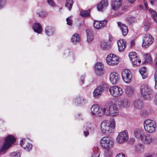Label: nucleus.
<instances>
[{
    "label": "nucleus",
    "mask_w": 157,
    "mask_h": 157,
    "mask_svg": "<svg viewBox=\"0 0 157 157\" xmlns=\"http://www.w3.org/2000/svg\"><path fill=\"white\" fill-rule=\"evenodd\" d=\"M102 91L101 90L100 87H97L95 89L93 92V95L95 98H97L100 96Z\"/></svg>",
    "instance_id": "obj_25"
},
{
    "label": "nucleus",
    "mask_w": 157,
    "mask_h": 157,
    "mask_svg": "<svg viewBox=\"0 0 157 157\" xmlns=\"http://www.w3.org/2000/svg\"><path fill=\"white\" fill-rule=\"evenodd\" d=\"M98 87H100L101 90L102 91L104 90H107L108 88V85L105 83H102Z\"/></svg>",
    "instance_id": "obj_38"
},
{
    "label": "nucleus",
    "mask_w": 157,
    "mask_h": 157,
    "mask_svg": "<svg viewBox=\"0 0 157 157\" xmlns=\"http://www.w3.org/2000/svg\"><path fill=\"white\" fill-rule=\"evenodd\" d=\"M154 103L155 105H157V94L154 100Z\"/></svg>",
    "instance_id": "obj_54"
},
{
    "label": "nucleus",
    "mask_w": 157,
    "mask_h": 157,
    "mask_svg": "<svg viewBox=\"0 0 157 157\" xmlns=\"http://www.w3.org/2000/svg\"><path fill=\"white\" fill-rule=\"evenodd\" d=\"M54 31V29L51 26H47L45 29V32L48 36L52 35Z\"/></svg>",
    "instance_id": "obj_26"
},
{
    "label": "nucleus",
    "mask_w": 157,
    "mask_h": 157,
    "mask_svg": "<svg viewBox=\"0 0 157 157\" xmlns=\"http://www.w3.org/2000/svg\"><path fill=\"white\" fill-rule=\"evenodd\" d=\"M109 80L113 84L117 83L119 80V76L118 74L115 72L110 73L109 75Z\"/></svg>",
    "instance_id": "obj_16"
},
{
    "label": "nucleus",
    "mask_w": 157,
    "mask_h": 157,
    "mask_svg": "<svg viewBox=\"0 0 157 157\" xmlns=\"http://www.w3.org/2000/svg\"><path fill=\"white\" fill-rule=\"evenodd\" d=\"M33 29L34 31L38 33H40L42 31V28L39 23H35L33 25Z\"/></svg>",
    "instance_id": "obj_23"
},
{
    "label": "nucleus",
    "mask_w": 157,
    "mask_h": 157,
    "mask_svg": "<svg viewBox=\"0 0 157 157\" xmlns=\"http://www.w3.org/2000/svg\"><path fill=\"white\" fill-rule=\"evenodd\" d=\"M126 92L128 95H131L133 93V89L131 87H128L126 89Z\"/></svg>",
    "instance_id": "obj_39"
},
{
    "label": "nucleus",
    "mask_w": 157,
    "mask_h": 157,
    "mask_svg": "<svg viewBox=\"0 0 157 157\" xmlns=\"http://www.w3.org/2000/svg\"><path fill=\"white\" fill-rule=\"evenodd\" d=\"M109 91L111 95L115 97H120L123 93L122 89L116 86L110 87L109 89Z\"/></svg>",
    "instance_id": "obj_10"
},
{
    "label": "nucleus",
    "mask_w": 157,
    "mask_h": 157,
    "mask_svg": "<svg viewBox=\"0 0 157 157\" xmlns=\"http://www.w3.org/2000/svg\"><path fill=\"white\" fill-rule=\"evenodd\" d=\"M66 21H67V24L68 25H72V20H71L69 17H68L66 19Z\"/></svg>",
    "instance_id": "obj_50"
},
{
    "label": "nucleus",
    "mask_w": 157,
    "mask_h": 157,
    "mask_svg": "<svg viewBox=\"0 0 157 157\" xmlns=\"http://www.w3.org/2000/svg\"><path fill=\"white\" fill-rule=\"evenodd\" d=\"M135 139L134 138H131L130 139L129 141L130 142L133 143L135 141Z\"/></svg>",
    "instance_id": "obj_60"
},
{
    "label": "nucleus",
    "mask_w": 157,
    "mask_h": 157,
    "mask_svg": "<svg viewBox=\"0 0 157 157\" xmlns=\"http://www.w3.org/2000/svg\"><path fill=\"white\" fill-rule=\"evenodd\" d=\"M140 140L144 145H149L153 143L154 139L151 135L144 133L141 137Z\"/></svg>",
    "instance_id": "obj_12"
},
{
    "label": "nucleus",
    "mask_w": 157,
    "mask_h": 157,
    "mask_svg": "<svg viewBox=\"0 0 157 157\" xmlns=\"http://www.w3.org/2000/svg\"><path fill=\"white\" fill-rule=\"evenodd\" d=\"M118 50L120 52L123 51L126 48V42L123 40L121 39L117 41Z\"/></svg>",
    "instance_id": "obj_21"
},
{
    "label": "nucleus",
    "mask_w": 157,
    "mask_h": 157,
    "mask_svg": "<svg viewBox=\"0 0 157 157\" xmlns=\"http://www.w3.org/2000/svg\"><path fill=\"white\" fill-rule=\"evenodd\" d=\"M140 94L145 99L150 100L151 97L152 91L149 86L146 84L142 85L140 89Z\"/></svg>",
    "instance_id": "obj_3"
},
{
    "label": "nucleus",
    "mask_w": 157,
    "mask_h": 157,
    "mask_svg": "<svg viewBox=\"0 0 157 157\" xmlns=\"http://www.w3.org/2000/svg\"><path fill=\"white\" fill-rule=\"evenodd\" d=\"M143 145L142 144H138L135 147L136 150L138 151H140L143 148Z\"/></svg>",
    "instance_id": "obj_42"
},
{
    "label": "nucleus",
    "mask_w": 157,
    "mask_h": 157,
    "mask_svg": "<svg viewBox=\"0 0 157 157\" xmlns=\"http://www.w3.org/2000/svg\"><path fill=\"white\" fill-rule=\"evenodd\" d=\"M122 0H111V6L113 10H118L121 6Z\"/></svg>",
    "instance_id": "obj_17"
},
{
    "label": "nucleus",
    "mask_w": 157,
    "mask_h": 157,
    "mask_svg": "<svg viewBox=\"0 0 157 157\" xmlns=\"http://www.w3.org/2000/svg\"><path fill=\"white\" fill-rule=\"evenodd\" d=\"M91 113L94 116H102L104 115V107H100L97 105H94L90 109Z\"/></svg>",
    "instance_id": "obj_8"
},
{
    "label": "nucleus",
    "mask_w": 157,
    "mask_h": 157,
    "mask_svg": "<svg viewBox=\"0 0 157 157\" xmlns=\"http://www.w3.org/2000/svg\"><path fill=\"white\" fill-rule=\"evenodd\" d=\"M146 71V68L145 67H142L139 70V72L142 75L143 79H144L147 77V76H145V75H144Z\"/></svg>",
    "instance_id": "obj_35"
},
{
    "label": "nucleus",
    "mask_w": 157,
    "mask_h": 157,
    "mask_svg": "<svg viewBox=\"0 0 157 157\" xmlns=\"http://www.w3.org/2000/svg\"><path fill=\"white\" fill-rule=\"evenodd\" d=\"M106 61L108 65L115 66L117 65L118 63L119 58L118 56L115 55L110 54L107 56Z\"/></svg>",
    "instance_id": "obj_9"
},
{
    "label": "nucleus",
    "mask_w": 157,
    "mask_h": 157,
    "mask_svg": "<svg viewBox=\"0 0 157 157\" xmlns=\"http://www.w3.org/2000/svg\"><path fill=\"white\" fill-rule=\"evenodd\" d=\"M150 2L151 4L153 5V4L155 0H148Z\"/></svg>",
    "instance_id": "obj_61"
},
{
    "label": "nucleus",
    "mask_w": 157,
    "mask_h": 157,
    "mask_svg": "<svg viewBox=\"0 0 157 157\" xmlns=\"http://www.w3.org/2000/svg\"><path fill=\"white\" fill-rule=\"evenodd\" d=\"M113 154L111 150H109L105 152V157H112Z\"/></svg>",
    "instance_id": "obj_40"
},
{
    "label": "nucleus",
    "mask_w": 157,
    "mask_h": 157,
    "mask_svg": "<svg viewBox=\"0 0 157 157\" xmlns=\"http://www.w3.org/2000/svg\"><path fill=\"white\" fill-rule=\"evenodd\" d=\"M15 139L12 135H9L5 139L4 144L0 141V154L9 148L15 141Z\"/></svg>",
    "instance_id": "obj_4"
},
{
    "label": "nucleus",
    "mask_w": 157,
    "mask_h": 157,
    "mask_svg": "<svg viewBox=\"0 0 157 157\" xmlns=\"http://www.w3.org/2000/svg\"><path fill=\"white\" fill-rule=\"evenodd\" d=\"M128 139V136L127 131L125 130L120 132L117 136L116 141L119 144H121L126 142Z\"/></svg>",
    "instance_id": "obj_11"
},
{
    "label": "nucleus",
    "mask_w": 157,
    "mask_h": 157,
    "mask_svg": "<svg viewBox=\"0 0 157 157\" xmlns=\"http://www.w3.org/2000/svg\"><path fill=\"white\" fill-rule=\"evenodd\" d=\"M87 41L89 42L92 41L93 40V34L92 31L90 29L87 30Z\"/></svg>",
    "instance_id": "obj_29"
},
{
    "label": "nucleus",
    "mask_w": 157,
    "mask_h": 157,
    "mask_svg": "<svg viewBox=\"0 0 157 157\" xmlns=\"http://www.w3.org/2000/svg\"><path fill=\"white\" fill-rule=\"evenodd\" d=\"M121 76L123 80L126 83H129L132 78L131 71L127 69H124L122 71Z\"/></svg>",
    "instance_id": "obj_14"
},
{
    "label": "nucleus",
    "mask_w": 157,
    "mask_h": 157,
    "mask_svg": "<svg viewBox=\"0 0 157 157\" xmlns=\"http://www.w3.org/2000/svg\"><path fill=\"white\" fill-rule=\"evenodd\" d=\"M139 7L140 8H142V7H143V6L141 5H140L139 6Z\"/></svg>",
    "instance_id": "obj_64"
},
{
    "label": "nucleus",
    "mask_w": 157,
    "mask_h": 157,
    "mask_svg": "<svg viewBox=\"0 0 157 157\" xmlns=\"http://www.w3.org/2000/svg\"><path fill=\"white\" fill-rule=\"evenodd\" d=\"M100 46L101 49L104 50L107 49L108 47L107 43L105 41H103L101 42Z\"/></svg>",
    "instance_id": "obj_34"
},
{
    "label": "nucleus",
    "mask_w": 157,
    "mask_h": 157,
    "mask_svg": "<svg viewBox=\"0 0 157 157\" xmlns=\"http://www.w3.org/2000/svg\"><path fill=\"white\" fill-rule=\"evenodd\" d=\"M144 157H152L151 155L148 154H146L144 155Z\"/></svg>",
    "instance_id": "obj_57"
},
{
    "label": "nucleus",
    "mask_w": 157,
    "mask_h": 157,
    "mask_svg": "<svg viewBox=\"0 0 157 157\" xmlns=\"http://www.w3.org/2000/svg\"><path fill=\"white\" fill-rule=\"evenodd\" d=\"M103 65L100 62L97 63L95 65L94 67L95 71L98 75H101L104 73Z\"/></svg>",
    "instance_id": "obj_15"
},
{
    "label": "nucleus",
    "mask_w": 157,
    "mask_h": 157,
    "mask_svg": "<svg viewBox=\"0 0 157 157\" xmlns=\"http://www.w3.org/2000/svg\"><path fill=\"white\" fill-rule=\"evenodd\" d=\"M73 4L72 0H66L65 6L68 8L69 10H70L72 8Z\"/></svg>",
    "instance_id": "obj_30"
},
{
    "label": "nucleus",
    "mask_w": 157,
    "mask_h": 157,
    "mask_svg": "<svg viewBox=\"0 0 157 157\" xmlns=\"http://www.w3.org/2000/svg\"><path fill=\"white\" fill-rule=\"evenodd\" d=\"M128 56L134 67H136L140 65L141 60L138 58L135 52H130Z\"/></svg>",
    "instance_id": "obj_13"
},
{
    "label": "nucleus",
    "mask_w": 157,
    "mask_h": 157,
    "mask_svg": "<svg viewBox=\"0 0 157 157\" xmlns=\"http://www.w3.org/2000/svg\"><path fill=\"white\" fill-rule=\"evenodd\" d=\"M153 41L152 36L149 33H146L142 37V46L144 48H148L152 44Z\"/></svg>",
    "instance_id": "obj_7"
},
{
    "label": "nucleus",
    "mask_w": 157,
    "mask_h": 157,
    "mask_svg": "<svg viewBox=\"0 0 157 157\" xmlns=\"http://www.w3.org/2000/svg\"><path fill=\"white\" fill-rule=\"evenodd\" d=\"M71 41L74 44H76L79 43L80 41L79 35L78 33L73 35L71 37Z\"/></svg>",
    "instance_id": "obj_24"
},
{
    "label": "nucleus",
    "mask_w": 157,
    "mask_h": 157,
    "mask_svg": "<svg viewBox=\"0 0 157 157\" xmlns=\"http://www.w3.org/2000/svg\"><path fill=\"white\" fill-rule=\"evenodd\" d=\"M11 156L13 157H20V153L19 152H14L11 153Z\"/></svg>",
    "instance_id": "obj_41"
},
{
    "label": "nucleus",
    "mask_w": 157,
    "mask_h": 157,
    "mask_svg": "<svg viewBox=\"0 0 157 157\" xmlns=\"http://www.w3.org/2000/svg\"><path fill=\"white\" fill-rule=\"evenodd\" d=\"M143 130L140 128H136L135 129L134 131V135L135 137L140 140L141 139V137L144 134Z\"/></svg>",
    "instance_id": "obj_22"
},
{
    "label": "nucleus",
    "mask_w": 157,
    "mask_h": 157,
    "mask_svg": "<svg viewBox=\"0 0 157 157\" xmlns=\"http://www.w3.org/2000/svg\"><path fill=\"white\" fill-rule=\"evenodd\" d=\"M115 121L114 118H112L110 121H103L101 124V129L103 133L109 134L112 132L115 128Z\"/></svg>",
    "instance_id": "obj_1"
},
{
    "label": "nucleus",
    "mask_w": 157,
    "mask_h": 157,
    "mask_svg": "<svg viewBox=\"0 0 157 157\" xmlns=\"http://www.w3.org/2000/svg\"><path fill=\"white\" fill-rule=\"evenodd\" d=\"M47 2L48 4L52 7H54L55 6V4L53 1V0H47Z\"/></svg>",
    "instance_id": "obj_46"
},
{
    "label": "nucleus",
    "mask_w": 157,
    "mask_h": 157,
    "mask_svg": "<svg viewBox=\"0 0 157 157\" xmlns=\"http://www.w3.org/2000/svg\"><path fill=\"white\" fill-rule=\"evenodd\" d=\"M117 23L122 31L123 35L126 36L128 32L127 26L125 25L122 24L120 22H117Z\"/></svg>",
    "instance_id": "obj_20"
},
{
    "label": "nucleus",
    "mask_w": 157,
    "mask_h": 157,
    "mask_svg": "<svg viewBox=\"0 0 157 157\" xmlns=\"http://www.w3.org/2000/svg\"><path fill=\"white\" fill-rule=\"evenodd\" d=\"M148 114V112L145 109H143L140 112V115L143 117H147Z\"/></svg>",
    "instance_id": "obj_37"
},
{
    "label": "nucleus",
    "mask_w": 157,
    "mask_h": 157,
    "mask_svg": "<svg viewBox=\"0 0 157 157\" xmlns=\"http://www.w3.org/2000/svg\"><path fill=\"white\" fill-rule=\"evenodd\" d=\"M135 41L134 40H132L130 43V45L131 47H133L135 45Z\"/></svg>",
    "instance_id": "obj_51"
},
{
    "label": "nucleus",
    "mask_w": 157,
    "mask_h": 157,
    "mask_svg": "<svg viewBox=\"0 0 157 157\" xmlns=\"http://www.w3.org/2000/svg\"><path fill=\"white\" fill-rule=\"evenodd\" d=\"M156 126L155 122L150 119L146 120L144 122V130L148 133L154 132L155 131Z\"/></svg>",
    "instance_id": "obj_5"
},
{
    "label": "nucleus",
    "mask_w": 157,
    "mask_h": 157,
    "mask_svg": "<svg viewBox=\"0 0 157 157\" xmlns=\"http://www.w3.org/2000/svg\"><path fill=\"white\" fill-rule=\"evenodd\" d=\"M129 2L131 4L133 3L136 0H128Z\"/></svg>",
    "instance_id": "obj_62"
},
{
    "label": "nucleus",
    "mask_w": 157,
    "mask_h": 157,
    "mask_svg": "<svg viewBox=\"0 0 157 157\" xmlns=\"http://www.w3.org/2000/svg\"><path fill=\"white\" fill-rule=\"evenodd\" d=\"M104 115L109 116H117L119 114V111L117 105L109 102L104 106Z\"/></svg>",
    "instance_id": "obj_2"
},
{
    "label": "nucleus",
    "mask_w": 157,
    "mask_h": 157,
    "mask_svg": "<svg viewBox=\"0 0 157 157\" xmlns=\"http://www.w3.org/2000/svg\"><path fill=\"white\" fill-rule=\"evenodd\" d=\"M84 101V100L80 98H77L76 100V102H77L78 104H82Z\"/></svg>",
    "instance_id": "obj_44"
},
{
    "label": "nucleus",
    "mask_w": 157,
    "mask_h": 157,
    "mask_svg": "<svg viewBox=\"0 0 157 157\" xmlns=\"http://www.w3.org/2000/svg\"><path fill=\"white\" fill-rule=\"evenodd\" d=\"M81 81H82V83H84V77H81Z\"/></svg>",
    "instance_id": "obj_63"
},
{
    "label": "nucleus",
    "mask_w": 157,
    "mask_h": 157,
    "mask_svg": "<svg viewBox=\"0 0 157 157\" xmlns=\"http://www.w3.org/2000/svg\"><path fill=\"white\" fill-rule=\"evenodd\" d=\"M144 5L146 8V9H147L148 8V7L147 6V4L145 0H144Z\"/></svg>",
    "instance_id": "obj_53"
},
{
    "label": "nucleus",
    "mask_w": 157,
    "mask_h": 157,
    "mask_svg": "<svg viewBox=\"0 0 157 157\" xmlns=\"http://www.w3.org/2000/svg\"><path fill=\"white\" fill-rule=\"evenodd\" d=\"M20 145L24 149L28 151H29L32 149V145L28 143L25 139H22L20 143Z\"/></svg>",
    "instance_id": "obj_18"
},
{
    "label": "nucleus",
    "mask_w": 157,
    "mask_h": 157,
    "mask_svg": "<svg viewBox=\"0 0 157 157\" xmlns=\"http://www.w3.org/2000/svg\"><path fill=\"white\" fill-rule=\"evenodd\" d=\"M121 104L124 107L127 108L130 105L129 101L127 99H125L121 101Z\"/></svg>",
    "instance_id": "obj_32"
},
{
    "label": "nucleus",
    "mask_w": 157,
    "mask_h": 157,
    "mask_svg": "<svg viewBox=\"0 0 157 157\" xmlns=\"http://www.w3.org/2000/svg\"><path fill=\"white\" fill-rule=\"evenodd\" d=\"M84 133L85 136H88L89 134V132L88 131H84Z\"/></svg>",
    "instance_id": "obj_59"
},
{
    "label": "nucleus",
    "mask_w": 157,
    "mask_h": 157,
    "mask_svg": "<svg viewBox=\"0 0 157 157\" xmlns=\"http://www.w3.org/2000/svg\"><path fill=\"white\" fill-rule=\"evenodd\" d=\"M116 157H125V155L122 153H120L117 154Z\"/></svg>",
    "instance_id": "obj_52"
},
{
    "label": "nucleus",
    "mask_w": 157,
    "mask_h": 157,
    "mask_svg": "<svg viewBox=\"0 0 157 157\" xmlns=\"http://www.w3.org/2000/svg\"><path fill=\"white\" fill-rule=\"evenodd\" d=\"M149 11L153 19L157 23V12L152 9H150Z\"/></svg>",
    "instance_id": "obj_27"
},
{
    "label": "nucleus",
    "mask_w": 157,
    "mask_h": 157,
    "mask_svg": "<svg viewBox=\"0 0 157 157\" xmlns=\"http://www.w3.org/2000/svg\"><path fill=\"white\" fill-rule=\"evenodd\" d=\"M155 88L157 89V71L155 72Z\"/></svg>",
    "instance_id": "obj_49"
},
{
    "label": "nucleus",
    "mask_w": 157,
    "mask_h": 157,
    "mask_svg": "<svg viewBox=\"0 0 157 157\" xmlns=\"http://www.w3.org/2000/svg\"><path fill=\"white\" fill-rule=\"evenodd\" d=\"M133 105L136 109H140L143 106V103L140 101L137 100L134 101Z\"/></svg>",
    "instance_id": "obj_28"
},
{
    "label": "nucleus",
    "mask_w": 157,
    "mask_h": 157,
    "mask_svg": "<svg viewBox=\"0 0 157 157\" xmlns=\"http://www.w3.org/2000/svg\"><path fill=\"white\" fill-rule=\"evenodd\" d=\"M6 0H0V9L2 8L5 5Z\"/></svg>",
    "instance_id": "obj_47"
},
{
    "label": "nucleus",
    "mask_w": 157,
    "mask_h": 157,
    "mask_svg": "<svg viewBox=\"0 0 157 157\" xmlns=\"http://www.w3.org/2000/svg\"><path fill=\"white\" fill-rule=\"evenodd\" d=\"M97 150L98 152L97 153H92L91 157H99V153L98 152V151L99 150V149L97 147Z\"/></svg>",
    "instance_id": "obj_45"
},
{
    "label": "nucleus",
    "mask_w": 157,
    "mask_h": 157,
    "mask_svg": "<svg viewBox=\"0 0 157 157\" xmlns=\"http://www.w3.org/2000/svg\"><path fill=\"white\" fill-rule=\"evenodd\" d=\"M108 3V0H102L97 6L98 10L103 11L107 7Z\"/></svg>",
    "instance_id": "obj_19"
},
{
    "label": "nucleus",
    "mask_w": 157,
    "mask_h": 157,
    "mask_svg": "<svg viewBox=\"0 0 157 157\" xmlns=\"http://www.w3.org/2000/svg\"><path fill=\"white\" fill-rule=\"evenodd\" d=\"M100 143L104 148L109 149L112 147L114 144L113 140L108 136H104L101 139Z\"/></svg>",
    "instance_id": "obj_6"
},
{
    "label": "nucleus",
    "mask_w": 157,
    "mask_h": 157,
    "mask_svg": "<svg viewBox=\"0 0 157 157\" xmlns=\"http://www.w3.org/2000/svg\"><path fill=\"white\" fill-rule=\"evenodd\" d=\"M150 23L147 22H145L144 23V30L146 31H147L148 30V29L150 27Z\"/></svg>",
    "instance_id": "obj_43"
},
{
    "label": "nucleus",
    "mask_w": 157,
    "mask_h": 157,
    "mask_svg": "<svg viewBox=\"0 0 157 157\" xmlns=\"http://www.w3.org/2000/svg\"><path fill=\"white\" fill-rule=\"evenodd\" d=\"M100 21H94V27L97 29H101Z\"/></svg>",
    "instance_id": "obj_36"
},
{
    "label": "nucleus",
    "mask_w": 157,
    "mask_h": 157,
    "mask_svg": "<svg viewBox=\"0 0 157 157\" xmlns=\"http://www.w3.org/2000/svg\"><path fill=\"white\" fill-rule=\"evenodd\" d=\"M145 61L147 63H150L152 61V59L151 57L149 54H146L144 55Z\"/></svg>",
    "instance_id": "obj_33"
},
{
    "label": "nucleus",
    "mask_w": 157,
    "mask_h": 157,
    "mask_svg": "<svg viewBox=\"0 0 157 157\" xmlns=\"http://www.w3.org/2000/svg\"><path fill=\"white\" fill-rule=\"evenodd\" d=\"M81 16L84 17H88L90 14V10H88L86 11L82 10L80 12Z\"/></svg>",
    "instance_id": "obj_31"
},
{
    "label": "nucleus",
    "mask_w": 157,
    "mask_h": 157,
    "mask_svg": "<svg viewBox=\"0 0 157 157\" xmlns=\"http://www.w3.org/2000/svg\"><path fill=\"white\" fill-rule=\"evenodd\" d=\"M155 61V65L156 67H157V55H156L155 58L154 59Z\"/></svg>",
    "instance_id": "obj_55"
},
{
    "label": "nucleus",
    "mask_w": 157,
    "mask_h": 157,
    "mask_svg": "<svg viewBox=\"0 0 157 157\" xmlns=\"http://www.w3.org/2000/svg\"><path fill=\"white\" fill-rule=\"evenodd\" d=\"M122 13H123L121 12H118V13H116V16H118L120 15H121V14H122Z\"/></svg>",
    "instance_id": "obj_58"
},
{
    "label": "nucleus",
    "mask_w": 157,
    "mask_h": 157,
    "mask_svg": "<svg viewBox=\"0 0 157 157\" xmlns=\"http://www.w3.org/2000/svg\"><path fill=\"white\" fill-rule=\"evenodd\" d=\"M128 7L127 6H123L121 8V10L122 11H124L127 9Z\"/></svg>",
    "instance_id": "obj_56"
},
{
    "label": "nucleus",
    "mask_w": 157,
    "mask_h": 157,
    "mask_svg": "<svg viewBox=\"0 0 157 157\" xmlns=\"http://www.w3.org/2000/svg\"><path fill=\"white\" fill-rule=\"evenodd\" d=\"M107 22V21L105 20L101 21H100V22L101 27V28H102L104 27L106 24Z\"/></svg>",
    "instance_id": "obj_48"
}]
</instances>
